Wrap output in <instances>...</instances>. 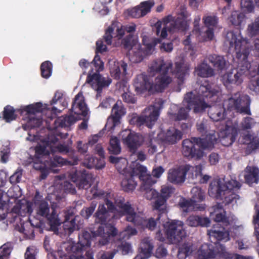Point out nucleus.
Wrapping results in <instances>:
<instances>
[{"mask_svg": "<svg viewBox=\"0 0 259 259\" xmlns=\"http://www.w3.org/2000/svg\"><path fill=\"white\" fill-rule=\"evenodd\" d=\"M93 238L88 231H84L79 236L78 243L72 242L64 243L58 252L61 258L65 259H93L92 253L87 250L91 245Z\"/></svg>", "mask_w": 259, "mask_h": 259, "instance_id": "39448f33", "label": "nucleus"}, {"mask_svg": "<svg viewBox=\"0 0 259 259\" xmlns=\"http://www.w3.org/2000/svg\"><path fill=\"white\" fill-rule=\"evenodd\" d=\"M212 244H204L197 250L196 259H212L214 257L227 258L229 253L223 245L215 244V249Z\"/></svg>", "mask_w": 259, "mask_h": 259, "instance_id": "2eb2a0df", "label": "nucleus"}, {"mask_svg": "<svg viewBox=\"0 0 259 259\" xmlns=\"http://www.w3.org/2000/svg\"><path fill=\"white\" fill-rule=\"evenodd\" d=\"M96 57L99 58V60L100 61H102L101 60L100 57L98 55H96L95 56L93 60L91 62H89L87 60L85 59H81L79 61V66L82 69L83 73L84 74L87 73V69L88 68H90V69L88 71V75L90 73V72H91L92 69H93V72H95V71H96V69L97 68L96 67H98L97 65L99 64L98 61H97V60L96 61H95Z\"/></svg>", "mask_w": 259, "mask_h": 259, "instance_id": "58836bf2", "label": "nucleus"}, {"mask_svg": "<svg viewBox=\"0 0 259 259\" xmlns=\"http://www.w3.org/2000/svg\"><path fill=\"white\" fill-rule=\"evenodd\" d=\"M133 172L139 175V179L142 182L141 189L144 191V196L149 200L159 197L158 193L153 188L151 185L155 184L156 181L154 180L152 176L148 172L146 167L141 165L140 163H133Z\"/></svg>", "mask_w": 259, "mask_h": 259, "instance_id": "f8f14e48", "label": "nucleus"}, {"mask_svg": "<svg viewBox=\"0 0 259 259\" xmlns=\"http://www.w3.org/2000/svg\"><path fill=\"white\" fill-rule=\"evenodd\" d=\"M207 234L211 242H214V245L220 244L215 243L217 241L227 242L230 240L229 234L228 231L221 227L219 224H217L212 227L211 229L207 230ZM215 248V246L214 247Z\"/></svg>", "mask_w": 259, "mask_h": 259, "instance_id": "412c9836", "label": "nucleus"}, {"mask_svg": "<svg viewBox=\"0 0 259 259\" xmlns=\"http://www.w3.org/2000/svg\"><path fill=\"white\" fill-rule=\"evenodd\" d=\"M186 178L183 166H181L178 168L171 169L168 173V180L175 184L183 183Z\"/></svg>", "mask_w": 259, "mask_h": 259, "instance_id": "473e14b6", "label": "nucleus"}, {"mask_svg": "<svg viewBox=\"0 0 259 259\" xmlns=\"http://www.w3.org/2000/svg\"><path fill=\"white\" fill-rule=\"evenodd\" d=\"M8 201V196L4 191L0 189V220H3L6 218V211L3 209V207Z\"/></svg>", "mask_w": 259, "mask_h": 259, "instance_id": "864d4df0", "label": "nucleus"}, {"mask_svg": "<svg viewBox=\"0 0 259 259\" xmlns=\"http://www.w3.org/2000/svg\"><path fill=\"white\" fill-rule=\"evenodd\" d=\"M106 205L109 211L114 212L115 217L117 218L125 215L127 221L133 222L142 228H146L149 230H153L159 226V216H158L156 219L151 218L145 220L143 214L140 212L136 213L128 202L123 203L121 199L115 201V206L108 200H106Z\"/></svg>", "mask_w": 259, "mask_h": 259, "instance_id": "7ed1b4c3", "label": "nucleus"}, {"mask_svg": "<svg viewBox=\"0 0 259 259\" xmlns=\"http://www.w3.org/2000/svg\"><path fill=\"white\" fill-rule=\"evenodd\" d=\"M186 177L190 180L196 179L198 177L202 174L204 170V164L201 163L196 165H190L189 164L183 165Z\"/></svg>", "mask_w": 259, "mask_h": 259, "instance_id": "c756f323", "label": "nucleus"}, {"mask_svg": "<svg viewBox=\"0 0 259 259\" xmlns=\"http://www.w3.org/2000/svg\"><path fill=\"white\" fill-rule=\"evenodd\" d=\"M225 43L229 46L230 51L236 52V58L242 65L240 69L234 68L224 73L222 76V82L227 88L232 85H239L243 82L244 73L250 67L247 61L250 53V45L248 40L244 38L238 31L228 32Z\"/></svg>", "mask_w": 259, "mask_h": 259, "instance_id": "f03ea898", "label": "nucleus"}, {"mask_svg": "<svg viewBox=\"0 0 259 259\" xmlns=\"http://www.w3.org/2000/svg\"><path fill=\"white\" fill-rule=\"evenodd\" d=\"M187 224L191 227H196L201 226L207 227L210 226V220L207 217L192 215L188 218Z\"/></svg>", "mask_w": 259, "mask_h": 259, "instance_id": "4c0bfd02", "label": "nucleus"}, {"mask_svg": "<svg viewBox=\"0 0 259 259\" xmlns=\"http://www.w3.org/2000/svg\"><path fill=\"white\" fill-rule=\"evenodd\" d=\"M254 119L250 117H245L242 119L240 123V128L242 131H247L251 129L255 124Z\"/></svg>", "mask_w": 259, "mask_h": 259, "instance_id": "603ef678", "label": "nucleus"}, {"mask_svg": "<svg viewBox=\"0 0 259 259\" xmlns=\"http://www.w3.org/2000/svg\"><path fill=\"white\" fill-rule=\"evenodd\" d=\"M147 145L148 153L150 155H152L157 151V145L158 143L157 139L155 138L152 137L151 135H149L148 139L146 141Z\"/></svg>", "mask_w": 259, "mask_h": 259, "instance_id": "6e6d98bb", "label": "nucleus"}, {"mask_svg": "<svg viewBox=\"0 0 259 259\" xmlns=\"http://www.w3.org/2000/svg\"><path fill=\"white\" fill-rule=\"evenodd\" d=\"M149 54L142 48L140 44L137 45L136 47L133 48V49L129 51V59L133 63H140L143 60L145 56Z\"/></svg>", "mask_w": 259, "mask_h": 259, "instance_id": "7c9ffc66", "label": "nucleus"}, {"mask_svg": "<svg viewBox=\"0 0 259 259\" xmlns=\"http://www.w3.org/2000/svg\"><path fill=\"white\" fill-rule=\"evenodd\" d=\"M53 65L49 61H46L41 63L40 71L41 76L46 79L49 78L52 73Z\"/></svg>", "mask_w": 259, "mask_h": 259, "instance_id": "de8ad7c7", "label": "nucleus"}, {"mask_svg": "<svg viewBox=\"0 0 259 259\" xmlns=\"http://www.w3.org/2000/svg\"><path fill=\"white\" fill-rule=\"evenodd\" d=\"M63 163H34L35 169L39 170L41 172V178L45 179L50 171L56 173L59 169L58 167L62 166Z\"/></svg>", "mask_w": 259, "mask_h": 259, "instance_id": "cd10ccee", "label": "nucleus"}, {"mask_svg": "<svg viewBox=\"0 0 259 259\" xmlns=\"http://www.w3.org/2000/svg\"><path fill=\"white\" fill-rule=\"evenodd\" d=\"M191 198L190 200L183 199L180 202V206L183 211L187 212L192 210H201L203 206H199L198 203L205 199L204 192L198 187H193L191 190Z\"/></svg>", "mask_w": 259, "mask_h": 259, "instance_id": "f3484780", "label": "nucleus"}, {"mask_svg": "<svg viewBox=\"0 0 259 259\" xmlns=\"http://www.w3.org/2000/svg\"><path fill=\"white\" fill-rule=\"evenodd\" d=\"M207 59L213 66L219 70H222L226 67L227 61L223 56L212 54L209 55Z\"/></svg>", "mask_w": 259, "mask_h": 259, "instance_id": "ea45409f", "label": "nucleus"}, {"mask_svg": "<svg viewBox=\"0 0 259 259\" xmlns=\"http://www.w3.org/2000/svg\"><path fill=\"white\" fill-rule=\"evenodd\" d=\"M245 18V16L243 13L235 11L232 13L229 20L232 25L239 26H240Z\"/></svg>", "mask_w": 259, "mask_h": 259, "instance_id": "09e8293b", "label": "nucleus"}, {"mask_svg": "<svg viewBox=\"0 0 259 259\" xmlns=\"http://www.w3.org/2000/svg\"><path fill=\"white\" fill-rule=\"evenodd\" d=\"M116 167L119 173L125 175V177L121 182V186L123 190L127 192L133 191L136 186L137 182L134 180V176H138L133 172V163H115Z\"/></svg>", "mask_w": 259, "mask_h": 259, "instance_id": "dca6fc26", "label": "nucleus"}, {"mask_svg": "<svg viewBox=\"0 0 259 259\" xmlns=\"http://www.w3.org/2000/svg\"><path fill=\"white\" fill-rule=\"evenodd\" d=\"M202 20L206 27L214 28L218 23V18L215 16H204Z\"/></svg>", "mask_w": 259, "mask_h": 259, "instance_id": "13d9d810", "label": "nucleus"}, {"mask_svg": "<svg viewBox=\"0 0 259 259\" xmlns=\"http://www.w3.org/2000/svg\"><path fill=\"white\" fill-rule=\"evenodd\" d=\"M71 180L79 189H87L91 185L94 179L92 174L83 170L82 172L77 171L73 174Z\"/></svg>", "mask_w": 259, "mask_h": 259, "instance_id": "4be33fe9", "label": "nucleus"}, {"mask_svg": "<svg viewBox=\"0 0 259 259\" xmlns=\"http://www.w3.org/2000/svg\"><path fill=\"white\" fill-rule=\"evenodd\" d=\"M153 241L149 237L144 238L141 243L140 252L134 259H147L152 252Z\"/></svg>", "mask_w": 259, "mask_h": 259, "instance_id": "bb28decb", "label": "nucleus"}, {"mask_svg": "<svg viewBox=\"0 0 259 259\" xmlns=\"http://www.w3.org/2000/svg\"><path fill=\"white\" fill-rule=\"evenodd\" d=\"M163 227L166 238L170 243L176 244L186 236V233L181 221H168L163 225Z\"/></svg>", "mask_w": 259, "mask_h": 259, "instance_id": "4468645a", "label": "nucleus"}, {"mask_svg": "<svg viewBox=\"0 0 259 259\" xmlns=\"http://www.w3.org/2000/svg\"><path fill=\"white\" fill-rule=\"evenodd\" d=\"M213 134L216 136L218 139L217 142L219 140L223 146L227 147L234 142L238 135V132L237 128L235 126L227 125L225 129L221 132V136H219L218 133L215 134V133L210 134ZM217 143H215L214 144Z\"/></svg>", "mask_w": 259, "mask_h": 259, "instance_id": "aec40b11", "label": "nucleus"}, {"mask_svg": "<svg viewBox=\"0 0 259 259\" xmlns=\"http://www.w3.org/2000/svg\"><path fill=\"white\" fill-rule=\"evenodd\" d=\"M208 114L210 118L214 121L223 120L226 116L225 108L221 105L210 106L208 110Z\"/></svg>", "mask_w": 259, "mask_h": 259, "instance_id": "c9c22d12", "label": "nucleus"}, {"mask_svg": "<svg viewBox=\"0 0 259 259\" xmlns=\"http://www.w3.org/2000/svg\"><path fill=\"white\" fill-rule=\"evenodd\" d=\"M158 42L159 40L158 39H150L148 36H144L142 39V43L145 46L144 50L151 53L152 49Z\"/></svg>", "mask_w": 259, "mask_h": 259, "instance_id": "3c124183", "label": "nucleus"}, {"mask_svg": "<svg viewBox=\"0 0 259 259\" xmlns=\"http://www.w3.org/2000/svg\"><path fill=\"white\" fill-rule=\"evenodd\" d=\"M190 110L191 108H189L188 104L185 107L180 108L178 113L175 114V120L180 121L187 119Z\"/></svg>", "mask_w": 259, "mask_h": 259, "instance_id": "4d7b16f0", "label": "nucleus"}, {"mask_svg": "<svg viewBox=\"0 0 259 259\" xmlns=\"http://www.w3.org/2000/svg\"><path fill=\"white\" fill-rule=\"evenodd\" d=\"M240 186V184L235 180H226L225 178H220L211 182L208 193L210 197L229 204L236 202L238 196L235 191Z\"/></svg>", "mask_w": 259, "mask_h": 259, "instance_id": "423d86ee", "label": "nucleus"}, {"mask_svg": "<svg viewBox=\"0 0 259 259\" xmlns=\"http://www.w3.org/2000/svg\"><path fill=\"white\" fill-rule=\"evenodd\" d=\"M164 23L168 24V32L174 33L175 32H184L188 27L187 21L182 18L177 17L176 19L169 15L163 18Z\"/></svg>", "mask_w": 259, "mask_h": 259, "instance_id": "5701e85b", "label": "nucleus"}, {"mask_svg": "<svg viewBox=\"0 0 259 259\" xmlns=\"http://www.w3.org/2000/svg\"><path fill=\"white\" fill-rule=\"evenodd\" d=\"M114 28L115 26H113V24L109 26L106 29L103 36L105 41L108 45H110L112 44V39L113 37Z\"/></svg>", "mask_w": 259, "mask_h": 259, "instance_id": "e2e57ef3", "label": "nucleus"}, {"mask_svg": "<svg viewBox=\"0 0 259 259\" xmlns=\"http://www.w3.org/2000/svg\"><path fill=\"white\" fill-rule=\"evenodd\" d=\"M171 62L166 63L163 60L158 59L154 61L149 67V72L152 75L159 73L153 83L154 94L162 93L171 82L172 78L168 73L171 71Z\"/></svg>", "mask_w": 259, "mask_h": 259, "instance_id": "1a4fd4ad", "label": "nucleus"}, {"mask_svg": "<svg viewBox=\"0 0 259 259\" xmlns=\"http://www.w3.org/2000/svg\"><path fill=\"white\" fill-rule=\"evenodd\" d=\"M196 74L200 77L208 78L214 75V70L205 61L198 64L195 68Z\"/></svg>", "mask_w": 259, "mask_h": 259, "instance_id": "e433bc0d", "label": "nucleus"}, {"mask_svg": "<svg viewBox=\"0 0 259 259\" xmlns=\"http://www.w3.org/2000/svg\"><path fill=\"white\" fill-rule=\"evenodd\" d=\"M250 104V97L240 92L232 94L230 97L224 101V105L228 111L249 116L251 115Z\"/></svg>", "mask_w": 259, "mask_h": 259, "instance_id": "9b49d317", "label": "nucleus"}, {"mask_svg": "<svg viewBox=\"0 0 259 259\" xmlns=\"http://www.w3.org/2000/svg\"><path fill=\"white\" fill-rule=\"evenodd\" d=\"M97 60L98 64L97 65L96 71L93 72V69L87 75L86 82L91 84L93 88H95L98 92H101L104 88L108 87L112 82L110 78L103 77L100 72L104 69V63L100 61L99 58L96 57L95 61Z\"/></svg>", "mask_w": 259, "mask_h": 259, "instance_id": "ddd939ff", "label": "nucleus"}, {"mask_svg": "<svg viewBox=\"0 0 259 259\" xmlns=\"http://www.w3.org/2000/svg\"><path fill=\"white\" fill-rule=\"evenodd\" d=\"M55 188L56 190L54 194L49 195L47 199L50 201L51 204L52 211L50 212V208L48 203L44 200H39L37 196H35L34 203H29L25 200L19 201L13 207L10 215H14V221L20 220L18 215L23 216L26 213H30L33 209L37 216L46 218L49 221L51 229L54 232H57L58 227L60 225L62 222L58 218V215L55 210L57 205L56 202L52 200L55 198L59 201L61 198L64 197V192H68L73 193L75 192V189L72 184L66 181L64 179L58 177L55 180Z\"/></svg>", "mask_w": 259, "mask_h": 259, "instance_id": "f257e3e1", "label": "nucleus"}, {"mask_svg": "<svg viewBox=\"0 0 259 259\" xmlns=\"http://www.w3.org/2000/svg\"><path fill=\"white\" fill-rule=\"evenodd\" d=\"M154 0H149L142 2L139 7L140 9H141L144 15L145 16L151 11V9L154 6Z\"/></svg>", "mask_w": 259, "mask_h": 259, "instance_id": "052dcab7", "label": "nucleus"}, {"mask_svg": "<svg viewBox=\"0 0 259 259\" xmlns=\"http://www.w3.org/2000/svg\"><path fill=\"white\" fill-rule=\"evenodd\" d=\"M32 224L30 222H25L21 224V226H18L16 229L22 234L24 237L27 239H32L34 237V230Z\"/></svg>", "mask_w": 259, "mask_h": 259, "instance_id": "a19ab883", "label": "nucleus"}, {"mask_svg": "<svg viewBox=\"0 0 259 259\" xmlns=\"http://www.w3.org/2000/svg\"><path fill=\"white\" fill-rule=\"evenodd\" d=\"M47 105L45 104V106L40 102H37L35 104H30L28 106H24L21 109V114H24L28 117L32 116H36V114H40L42 115V114L46 112H49L50 115L48 118L50 119H53L56 117L57 112L60 113V110H58L55 107H53L51 110H50L47 107Z\"/></svg>", "mask_w": 259, "mask_h": 259, "instance_id": "a211bd4d", "label": "nucleus"}, {"mask_svg": "<svg viewBox=\"0 0 259 259\" xmlns=\"http://www.w3.org/2000/svg\"><path fill=\"white\" fill-rule=\"evenodd\" d=\"M95 221L97 224V230L92 231L93 237H98V241L99 244L104 245L109 240L111 236L115 235L117 233L116 229L108 224L110 221L109 212L107 211L103 204H100L96 212Z\"/></svg>", "mask_w": 259, "mask_h": 259, "instance_id": "6e6552de", "label": "nucleus"}, {"mask_svg": "<svg viewBox=\"0 0 259 259\" xmlns=\"http://www.w3.org/2000/svg\"><path fill=\"white\" fill-rule=\"evenodd\" d=\"M139 44L137 39L131 34H129L126 36L121 40V45L126 50H130V51L132 50L133 48L136 47L137 45Z\"/></svg>", "mask_w": 259, "mask_h": 259, "instance_id": "49530a36", "label": "nucleus"}, {"mask_svg": "<svg viewBox=\"0 0 259 259\" xmlns=\"http://www.w3.org/2000/svg\"><path fill=\"white\" fill-rule=\"evenodd\" d=\"M71 111L77 115H81L84 117L87 115L88 109L81 92H79L75 96L72 102Z\"/></svg>", "mask_w": 259, "mask_h": 259, "instance_id": "a878e982", "label": "nucleus"}, {"mask_svg": "<svg viewBox=\"0 0 259 259\" xmlns=\"http://www.w3.org/2000/svg\"><path fill=\"white\" fill-rule=\"evenodd\" d=\"M189 67L188 65L184 64L183 62H176L175 64V69L172 73L179 80V84H182L185 79V77L188 74Z\"/></svg>", "mask_w": 259, "mask_h": 259, "instance_id": "2f4dec72", "label": "nucleus"}, {"mask_svg": "<svg viewBox=\"0 0 259 259\" xmlns=\"http://www.w3.org/2000/svg\"><path fill=\"white\" fill-rule=\"evenodd\" d=\"M43 118L42 115H40L38 116H32L28 117L27 123L25 126H24V128L25 126H28L30 130L33 129L35 127H39L41 126L42 123Z\"/></svg>", "mask_w": 259, "mask_h": 259, "instance_id": "8fccbe9b", "label": "nucleus"}, {"mask_svg": "<svg viewBox=\"0 0 259 259\" xmlns=\"http://www.w3.org/2000/svg\"><path fill=\"white\" fill-rule=\"evenodd\" d=\"M127 68V65L124 62H122L120 66H115L110 69L111 76L115 79H119L121 74V70H122V74L123 75H125L126 74Z\"/></svg>", "mask_w": 259, "mask_h": 259, "instance_id": "a18cd8bd", "label": "nucleus"}, {"mask_svg": "<svg viewBox=\"0 0 259 259\" xmlns=\"http://www.w3.org/2000/svg\"><path fill=\"white\" fill-rule=\"evenodd\" d=\"M122 140L128 148L135 149L140 145L139 138L130 130H125L121 133Z\"/></svg>", "mask_w": 259, "mask_h": 259, "instance_id": "c85d7f7f", "label": "nucleus"}, {"mask_svg": "<svg viewBox=\"0 0 259 259\" xmlns=\"http://www.w3.org/2000/svg\"><path fill=\"white\" fill-rule=\"evenodd\" d=\"M126 110L124 108L121 101L118 100L112 107L111 111L112 120L113 126H115L122 116L125 114Z\"/></svg>", "mask_w": 259, "mask_h": 259, "instance_id": "f704fd0d", "label": "nucleus"}, {"mask_svg": "<svg viewBox=\"0 0 259 259\" xmlns=\"http://www.w3.org/2000/svg\"><path fill=\"white\" fill-rule=\"evenodd\" d=\"M197 131L202 135L207 133L208 128V121L207 119H203L201 121L198 122L196 124Z\"/></svg>", "mask_w": 259, "mask_h": 259, "instance_id": "69168bd1", "label": "nucleus"}, {"mask_svg": "<svg viewBox=\"0 0 259 259\" xmlns=\"http://www.w3.org/2000/svg\"><path fill=\"white\" fill-rule=\"evenodd\" d=\"M241 10L245 13L252 12L254 8L252 0H241Z\"/></svg>", "mask_w": 259, "mask_h": 259, "instance_id": "bf43d9fd", "label": "nucleus"}, {"mask_svg": "<svg viewBox=\"0 0 259 259\" xmlns=\"http://www.w3.org/2000/svg\"><path fill=\"white\" fill-rule=\"evenodd\" d=\"M182 136L180 130L171 127L166 131H161L157 135V138L164 143L174 144L182 138Z\"/></svg>", "mask_w": 259, "mask_h": 259, "instance_id": "393cba45", "label": "nucleus"}, {"mask_svg": "<svg viewBox=\"0 0 259 259\" xmlns=\"http://www.w3.org/2000/svg\"><path fill=\"white\" fill-rule=\"evenodd\" d=\"M243 143L248 145V147L252 150H255L259 148V138L253 136L248 133L243 136Z\"/></svg>", "mask_w": 259, "mask_h": 259, "instance_id": "37998d69", "label": "nucleus"}, {"mask_svg": "<svg viewBox=\"0 0 259 259\" xmlns=\"http://www.w3.org/2000/svg\"><path fill=\"white\" fill-rule=\"evenodd\" d=\"M135 91L138 94H143L148 92L150 94H154L153 82L149 76L145 73L137 75L134 80Z\"/></svg>", "mask_w": 259, "mask_h": 259, "instance_id": "6ab92c4d", "label": "nucleus"}, {"mask_svg": "<svg viewBox=\"0 0 259 259\" xmlns=\"http://www.w3.org/2000/svg\"><path fill=\"white\" fill-rule=\"evenodd\" d=\"M163 107V102L159 100L155 103V105L146 108L139 116L136 113L133 114L129 122L131 125L141 127L145 125L149 128H152L158 119L159 111Z\"/></svg>", "mask_w": 259, "mask_h": 259, "instance_id": "9d476101", "label": "nucleus"}, {"mask_svg": "<svg viewBox=\"0 0 259 259\" xmlns=\"http://www.w3.org/2000/svg\"><path fill=\"white\" fill-rule=\"evenodd\" d=\"M248 87L250 90L259 94V77L252 78L249 82Z\"/></svg>", "mask_w": 259, "mask_h": 259, "instance_id": "774afa93", "label": "nucleus"}, {"mask_svg": "<svg viewBox=\"0 0 259 259\" xmlns=\"http://www.w3.org/2000/svg\"><path fill=\"white\" fill-rule=\"evenodd\" d=\"M17 115L15 110L12 106L7 105L4 108L3 111L0 114V119L4 120L6 122H10L15 120Z\"/></svg>", "mask_w": 259, "mask_h": 259, "instance_id": "79ce46f5", "label": "nucleus"}, {"mask_svg": "<svg viewBox=\"0 0 259 259\" xmlns=\"http://www.w3.org/2000/svg\"><path fill=\"white\" fill-rule=\"evenodd\" d=\"M217 138L215 134H208L204 138L192 137L186 139L182 142V153L188 159H194L199 160L203 155V152L199 148H196L195 145L203 149H212Z\"/></svg>", "mask_w": 259, "mask_h": 259, "instance_id": "0eeeda50", "label": "nucleus"}, {"mask_svg": "<svg viewBox=\"0 0 259 259\" xmlns=\"http://www.w3.org/2000/svg\"><path fill=\"white\" fill-rule=\"evenodd\" d=\"M165 199L159 197L153 203V207L154 209L160 211H163L166 208Z\"/></svg>", "mask_w": 259, "mask_h": 259, "instance_id": "680f3d73", "label": "nucleus"}, {"mask_svg": "<svg viewBox=\"0 0 259 259\" xmlns=\"http://www.w3.org/2000/svg\"><path fill=\"white\" fill-rule=\"evenodd\" d=\"M63 227L65 233L68 234H70L75 228V219L64 220Z\"/></svg>", "mask_w": 259, "mask_h": 259, "instance_id": "0e129e2a", "label": "nucleus"}, {"mask_svg": "<svg viewBox=\"0 0 259 259\" xmlns=\"http://www.w3.org/2000/svg\"><path fill=\"white\" fill-rule=\"evenodd\" d=\"M76 120L73 115L61 116L55 121L57 126L65 127H68L75 123Z\"/></svg>", "mask_w": 259, "mask_h": 259, "instance_id": "c03bdc74", "label": "nucleus"}, {"mask_svg": "<svg viewBox=\"0 0 259 259\" xmlns=\"http://www.w3.org/2000/svg\"><path fill=\"white\" fill-rule=\"evenodd\" d=\"M248 30L251 35H255L259 32V17L256 18L254 22L249 25Z\"/></svg>", "mask_w": 259, "mask_h": 259, "instance_id": "338daca9", "label": "nucleus"}, {"mask_svg": "<svg viewBox=\"0 0 259 259\" xmlns=\"http://www.w3.org/2000/svg\"><path fill=\"white\" fill-rule=\"evenodd\" d=\"M210 215L215 222H222L227 226L234 220L233 216H226V212L220 204H217L210 209Z\"/></svg>", "mask_w": 259, "mask_h": 259, "instance_id": "b1692460", "label": "nucleus"}, {"mask_svg": "<svg viewBox=\"0 0 259 259\" xmlns=\"http://www.w3.org/2000/svg\"><path fill=\"white\" fill-rule=\"evenodd\" d=\"M245 182L248 185L257 183L259 180V169L252 166H247L244 171Z\"/></svg>", "mask_w": 259, "mask_h": 259, "instance_id": "72a5a7b5", "label": "nucleus"}, {"mask_svg": "<svg viewBox=\"0 0 259 259\" xmlns=\"http://www.w3.org/2000/svg\"><path fill=\"white\" fill-rule=\"evenodd\" d=\"M219 93V91L212 88L208 80H205L199 86L196 95L192 92L187 93L185 95L184 101L188 104L189 108L193 107L194 113H201L208 107L206 101L216 102Z\"/></svg>", "mask_w": 259, "mask_h": 259, "instance_id": "20e7f679", "label": "nucleus"}, {"mask_svg": "<svg viewBox=\"0 0 259 259\" xmlns=\"http://www.w3.org/2000/svg\"><path fill=\"white\" fill-rule=\"evenodd\" d=\"M110 152L113 154H118L121 151L120 142L117 137H112L110 141Z\"/></svg>", "mask_w": 259, "mask_h": 259, "instance_id": "5fc2aeb1", "label": "nucleus"}]
</instances>
